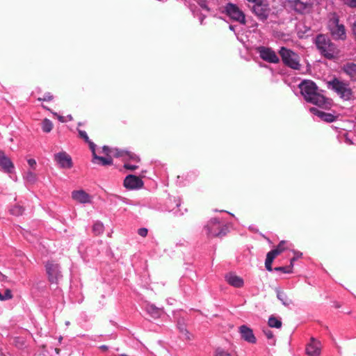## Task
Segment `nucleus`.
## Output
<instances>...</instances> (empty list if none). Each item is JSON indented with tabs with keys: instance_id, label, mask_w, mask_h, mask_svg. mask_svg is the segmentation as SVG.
Listing matches in <instances>:
<instances>
[{
	"instance_id": "1",
	"label": "nucleus",
	"mask_w": 356,
	"mask_h": 356,
	"mask_svg": "<svg viewBox=\"0 0 356 356\" xmlns=\"http://www.w3.org/2000/svg\"><path fill=\"white\" fill-rule=\"evenodd\" d=\"M299 88L307 102L325 108L330 105L328 99L318 92V88L312 81L304 80L299 84Z\"/></svg>"
},
{
	"instance_id": "2",
	"label": "nucleus",
	"mask_w": 356,
	"mask_h": 356,
	"mask_svg": "<svg viewBox=\"0 0 356 356\" xmlns=\"http://www.w3.org/2000/svg\"><path fill=\"white\" fill-rule=\"evenodd\" d=\"M316 45L321 54L327 59H333L339 56V51L335 44L325 35H318L316 38Z\"/></svg>"
},
{
	"instance_id": "3",
	"label": "nucleus",
	"mask_w": 356,
	"mask_h": 356,
	"mask_svg": "<svg viewBox=\"0 0 356 356\" xmlns=\"http://www.w3.org/2000/svg\"><path fill=\"white\" fill-rule=\"evenodd\" d=\"M327 87L336 92L340 97L345 100L351 99L353 92L348 84L334 78L327 82Z\"/></svg>"
},
{
	"instance_id": "4",
	"label": "nucleus",
	"mask_w": 356,
	"mask_h": 356,
	"mask_svg": "<svg viewBox=\"0 0 356 356\" xmlns=\"http://www.w3.org/2000/svg\"><path fill=\"white\" fill-rule=\"evenodd\" d=\"M279 54L284 65L293 70L300 69V64L299 63V56L297 54L284 47H281Z\"/></svg>"
},
{
	"instance_id": "5",
	"label": "nucleus",
	"mask_w": 356,
	"mask_h": 356,
	"mask_svg": "<svg viewBox=\"0 0 356 356\" xmlns=\"http://www.w3.org/2000/svg\"><path fill=\"white\" fill-rule=\"evenodd\" d=\"M328 28L334 39L344 40L346 38L344 26L339 23V19L336 16L332 17L329 20Z\"/></svg>"
},
{
	"instance_id": "6",
	"label": "nucleus",
	"mask_w": 356,
	"mask_h": 356,
	"mask_svg": "<svg viewBox=\"0 0 356 356\" xmlns=\"http://www.w3.org/2000/svg\"><path fill=\"white\" fill-rule=\"evenodd\" d=\"M207 234L210 236H221L226 233L227 228L216 218H211L205 227Z\"/></svg>"
},
{
	"instance_id": "7",
	"label": "nucleus",
	"mask_w": 356,
	"mask_h": 356,
	"mask_svg": "<svg viewBox=\"0 0 356 356\" xmlns=\"http://www.w3.org/2000/svg\"><path fill=\"white\" fill-rule=\"evenodd\" d=\"M45 268L49 281L52 284H58L63 277L59 264L54 263L53 261H49L45 264Z\"/></svg>"
},
{
	"instance_id": "8",
	"label": "nucleus",
	"mask_w": 356,
	"mask_h": 356,
	"mask_svg": "<svg viewBox=\"0 0 356 356\" xmlns=\"http://www.w3.org/2000/svg\"><path fill=\"white\" fill-rule=\"evenodd\" d=\"M225 13L233 20L236 21L242 24H245V17L243 12L236 5L228 3L225 7Z\"/></svg>"
},
{
	"instance_id": "9",
	"label": "nucleus",
	"mask_w": 356,
	"mask_h": 356,
	"mask_svg": "<svg viewBox=\"0 0 356 356\" xmlns=\"http://www.w3.org/2000/svg\"><path fill=\"white\" fill-rule=\"evenodd\" d=\"M260 57L268 63H277L280 59L275 52L270 48L260 47L258 48Z\"/></svg>"
},
{
	"instance_id": "10",
	"label": "nucleus",
	"mask_w": 356,
	"mask_h": 356,
	"mask_svg": "<svg viewBox=\"0 0 356 356\" xmlns=\"http://www.w3.org/2000/svg\"><path fill=\"white\" fill-rule=\"evenodd\" d=\"M252 11L259 19L265 21L269 15L270 9L265 3H257L253 6Z\"/></svg>"
},
{
	"instance_id": "11",
	"label": "nucleus",
	"mask_w": 356,
	"mask_h": 356,
	"mask_svg": "<svg viewBox=\"0 0 356 356\" xmlns=\"http://www.w3.org/2000/svg\"><path fill=\"white\" fill-rule=\"evenodd\" d=\"M143 186L140 178L133 175L127 176L124 180V186L129 190L139 189Z\"/></svg>"
},
{
	"instance_id": "12",
	"label": "nucleus",
	"mask_w": 356,
	"mask_h": 356,
	"mask_svg": "<svg viewBox=\"0 0 356 356\" xmlns=\"http://www.w3.org/2000/svg\"><path fill=\"white\" fill-rule=\"evenodd\" d=\"M54 160L62 168H71L72 167V158L65 152L56 154L54 155Z\"/></svg>"
},
{
	"instance_id": "13",
	"label": "nucleus",
	"mask_w": 356,
	"mask_h": 356,
	"mask_svg": "<svg viewBox=\"0 0 356 356\" xmlns=\"http://www.w3.org/2000/svg\"><path fill=\"white\" fill-rule=\"evenodd\" d=\"M321 343L314 337H311L309 343L306 347V353L309 356H319L321 353Z\"/></svg>"
},
{
	"instance_id": "14",
	"label": "nucleus",
	"mask_w": 356,
	"mask_h": 356,
	"mask_svg": "<svg viewBox=\"0 0 356 356\" xmlns=\"http://www.w3.org/2000/svg\"><path fill=\"white\" fill-rule=\"evenodd\" d=\"M0 167L7 173H11L14 169V165L10 159L0 150Z\"/></svg>"
},
{
	"instance_id": "15",
	"label": "nucleus",
	"mask_w": 356,
	"mask_h": 356,
	"mask_svg": "<svg viewBox=\"0 0 356 356\" xmlns=\"http://www.w3.org/2000/svg\"><path fill=\"white\" fill-rule=\"evenodd\" d=\"M225 278L229 285L236 288H241L244 284V281L241 277L232 273L227 274Z\"/></svg>"
},
{
	"instance_id": "16",
	"label": "nucleus",
	"mask_w": 356,
	"mask_h": 356,
	"mask_svg": "<svg viewBox=\"0 0 356 356\" xmlns=\"http://www.w3.org/2000/svg\"><path fill=\"white\" fill-rule=\"evenodd\" d=\"M72 197L81 204L90 203L91 202V197L83 190L73 191Z\"/></svg>"
},
{
	"instance_id": "17",
	"label": "nucleus",
	"mask_w": 356,
	"mask_h": 356,
	"mask_svg": "<svg viewBox=\"0 0 356 356\" xmlns=\"http://www.w3.org/2000/svg\"><path fill=\"white\" fill-rule=\"evenodd\" d=\"M310 112L319 117L321 120L327 122H332L336 120V116L331 113H325L316 108H310Z\"/></svg>"
},
{
	"instance_id": "18",
	"label": "nucleus",
	"mask_w": 356,
	"mask_h": 356,
	"mask_svg": "<svg viewBox=\"0 0 356 356\" xmlns=\"http://www.w3.org/2000/svg\"><path fill=\"white\" fill-rule=\"evenodd\" d=\"M343 71L352 79L356 80V64L350 63L344 65Z\"/></svg>"
},
{
	"instance_id": "19",
	"label": "nucleus",
	"mask_w": 356,
	"mask_h": 356,
	"mask_svg": "<svg viewBox=\"0 0 356 356\" xmlns=\"http://www.w3.org/2000/svg\"><path fill=\"white\" fill-rule=\"evenodd\" d=\"M92 152V162L95 163H101L102 165H107L112 164V159L111 158H104L102 156H99L95 153V148L94 149V152Z\"/></svg>"
},
{
	"instance_id": "20",
	"label": "nucleus",
	"mask_w": 356,
	"mask_h": 356,
	"mask_svg": "<svg viewBox=\"0 0 356 356\" xmlns=\"http://www.w3.org/2000/svg\"><path fill=\"white\" fill-rule=\"evenodd\" d=\"M145 310L154 318L160 317L161 314H162L161 309L153 305H147Z\"/></svg>"
},
{
	"instance_id": "21",
	"label": "nucleus",
	"mask_w": 356,
	"mask_h": 356,
	"mask_svg": "<svg viewBox=\"0 0 356 356\" xmlns=\"http://www.w3.org/2000/svg\"><path fill=\"white\" fill-rule=\"evenodd\" d=\"M48 337V339L46 341L45 344H43L42 346V349L39 351L38 353L35 354V356H49V353L47 350H45V348L49 346L50 348H52L53 342L51 341V335H46Z\"/></svg>"
},
{
	"instance_id": "22",
	"label": "nucleus",
	"mask_w": 356,
	"mask_h": 356,
	"mask_svg": "<svg viewBox=\"0 0 356 356\" xmlns=\"http://www.w3.org/2000/svg\"><path fill=\"white\" fill-rule=\"evenodd\" d=\"M291 6L296 12L300 13H303L307 8V4L300 0H293L291 1Z\"/></svg>"
},
{
	"instance_id": "23",
	"label": "nucleus",
	"mask_w": 356,
	"mask_h": 356,
	"mask_svg": "<svg viewBox=\"0 0 356 356\" xmlns=\"http://www.w3.org/2000/svg\"><path fill=\"white\" fill-rule=\"evenodd\" d=\"M277 297L285 306H289L293 303L292 300L290 298H289L287 295L283 291L277 290Z\"/></svg>"
},
{
	"instance_id": "24",
	"label": "nucleus",
	"mask_w": 356,
	"mask_h": 356,
	"mask_svg": "<svg viewBox=\"0 0 356 356\" xmlns=\"http://www.w3.org/2000/svg\"><path fill=\"white\" fill-rule=\"evenodd\" d=\"M79 136L81 138L83 139L86 143H87L89 145L90 149L92 152H94V149L95 148L96 145L95 144L92 142L88 135L87 133L85 131L78 129Z\"/></svg>"
},
{
	"instance_id": "25",
	"label": "nucleus",
	"mask_w": 356,
	"mask_h": 356,
	"mask_svg": "<svg viewBox=\"0 0 356 356\" xmlns=\"http://www.w3.org/2000/svg\"><path fill=\"white\" fill-rule=\"evenodd\" d=\"M24 211V208L22 205L18 204L13 206L9 210L10 213L15 216H19L22 215Z\"/></svg>"
},
{
	"instance_id": "26",
	"label": "nucleus",
	"mask_w": 356,
	"mask_h": 356,
	"mask_svg": "<svg viewBox=\"0 0 356 356\" xmlns=\"http://www.w3.org/2000/svg\"><path fill=\"white\" fill-rule=\"evenodd\" d=\"M53 129V123L49 119L45 118L42 122V129L45 133H49Z\"/></svg>"
},
{
	"instance_id": "27",
	"label": "nucleus",
	"mask_w": 356,
	"mask_h": 356,
	"mask_svg": "<svg viewBox=\"0 0 356 356\" xmlns=\"http://www.w3.org/2000/svg\"><path fill=\"white\" fill-rule=\"evenodd\" d=\"M24 178L27 182L33 184L37 180V175L33 172L29 170L25 173Z\"/></svg>"
},
{
	"instance_id": "28",
	"label": "nucleus",
	"mask_w": 356,
	"mask_h": 356,
	"mask_svg": "<svg viewBox=\"0 0 356 356\" xmlns=\"http://www.w3.org/2000/svg\"><path fill=\"white\" fill-rule=\"evenodd\" d=\"M268 325L271 327L279 328L282 326V322L279 318L271 316L268 319Z\"/></svg>"
},
{
	"instance_id": "29",
	"label": "nucleus",
	"mask_w": 356,
	"mask_h": 356,
	"mask_svg": "<svg viewBox=\"0 0 356 356\" xmlns=\"http://www.w3.org/2000/svg\"><path fill=\"white\" fill-rule=\"evenodd\" d=\"M92 231L95 235H99L104 232V225L102 222H95L92 227Z\"/></svg>"
},
{
	"instance_id": "30",
	"label": "nucleus",
	"mask_w": 356,
	"mask_h": 356,
	"mask_svg": "<svg viewBox=\"0 0 356 356\" xmlns=\"http://www.w3.org/2000/svg\"><path fill=\"white\" fill-rule=\"evenodd\" d=\"M277 256V252H268L266 255V259L265 261V264H272L274 259Z\"/></svg>"
},
{
	"instance_id": "31",
	"label": "nucleus",
	"mask_w": 356,
	"mask_h": 356,
	"mask_svg": "<svg viewBox=\"0 0 356 356\" xmlns=\"http://www.w3.org/2000/svg\"><path fill=\"white\" fill-rule=\"evenodd\" d=\"M284 244H285V241H282L278 244L277 248H275L274 250H271V252H277V255H279L280 254H281L285 250Z\"/></svg>"
},
{
	"instance_id": "32",
	"label": "nucleus",
	"mask_w": 356,
	"mask_h": 356,
	"mask_svg": "<svg viewBox=\"0 0 356 356\" xmlns=\"http://www.w3.org/2000/svg\"><path fill=\"white\" fill-rule=\"evenodd\" d=\"M241 337L243 340L251 343H255L257 341L255 335H241Z\"/></svg>"
},
{
	"instance_id": "33",
	"label": "nucleus",
	"mask_w": 356,
	"mask_h": 356,
	"mask_svg": "<svg viewBox=\"0 0 356 356\" xmlns=\"http://www.w3.org/2000/svg\"><path fill=\"white\" fill-rule=\"evenodd\" d=\"M214 356H231V355L219 347L216 349Z\"/></svg>"
},
{
	"instance_id": "34",
	"label": "nucleus",
	"mask_w": 356,
	"mask_h": 356,
	"mask_svg": "<svg viewBox=\"0 0 356 356\" xmlns=\"http://www.w3.org/2000/svg\"><path fill=\"white\" fill-rule=\"evenodd\" d=\"M240 334H252V330L246 325H241L239 327Z\"/></svg>"
},
{
	"instance_id": "35",
	"label": "nucleus",
	"mask_w": 356,
	"mask_h": 356,
	"mask_svg": "<svg viewBox=\"0 0 356 356\" xmlns=\"http://www.w3.org/2000/svg\"><path fill=\"white\" fill-rule=\"evenodd\" d=\"M3 301L4 300H10L13 298V296L12 294V291L11 290L7 289L6 291H5V293H4V295H3Z\"/></svg>"
},
{
	"instance_id": "36",
	"label": "nucleus",
	"mask_w": 356,
	"mask_h": 356,
	"mask_svg": "<svg viewBox=\"0 0 356 356\" xmlns=\"http://www.w3.org/2000/svg\"><path fill=\"white\" fill-rule=\"evenodd\" d=\"M125 154H126V155H127V156L129 158V159H131L136 163H138L140 161V159L136 154L130 153V152H125Z\"/></svg>"
},
{
	"instance_id": "37",
	"label": "nucleus",
	"mask_w": 356,
	"mask_h": 356,
	"mask_svg": "<svg viewBox=\"0 0 356 356\" xmlns=\"http://www.w3.org/2000/svg\"><path fill=\"white\" fill-rule=\"evenodd\" d=\"M275 270L282 271L284 273H289L291 272V267H276Z\"/></svg>"
},
{
	"instance_id": "38",
	"label": "nucleus",
	"mask_w": 356,
	"mask_h": 356,
	"mask_svg": "<svg viewBox=\"0 0 356 356\" xmlns=\"http://www.w3.org/2000/svg\"><path fill=\"white\" fill-rule=\"evenodd\" d=\"M53 96L50 93L44 94L42 98H38L39 101H47L52 100Z\"/></svg>"
},
{
	"instance_id": "39",
	"label": "nucleus",
	"mask_w": 356,
	"mask_h": 356,
	"mask_svg": "<svg viewBox=\"0 0 356 356\" xmlns=\"http://www.w3.org/2000/svg\"><path fill=\"white\" fill-rule=\"evenodd\" d=\"M124 168L127 170L133 171V170H135L136 169H137L138 168V166L136 165H131L128 163H125L124 165Z\"/></svg>"
},
{
	"instance_id": "40",
	"label": "nucleus",
	"mask_w": 356,
	"mask_h": 356,
	"mask_svg": "<svg viewBox=\"0 0 356 356\" xmlns=\"http://www.w3.org/2000/svg\"><path fill=\"white\" fill-rule=\"evenodd\" d=\"M198 5L204 10H209L207 1L205 0H200L198 1Z\"/></svg>"
},
{
	"instance_id": "41",
	"label": "nucleus",
	"mask_w": 356,
	"mask_h": 356,
	"mask_svg": "<svg viewBox=\"0 0 356 356\" xmlns=\"http://www.w3.org/2000/svg\"><path fill=\"white\" fill-rule=\"evenodd\" d=\"M147 232L148 231L146 228H140L138 230V234L143 237H145L147 234Z\"/></svg>"
},
{
	"instance_id": "42",
	"label": "nucleus",
	"mask_w": 356,
	"mask_h": 356,
	"mask_svg": "<svg viewBox=\"0 0 356 356\" xmlns=\"http://www.w3.org/2000/svg\"><path fill=\"white\" fill-rule=\"evenodd\" d=\"M343 1L349 6L356 8V0H343Z\"/></svg>"
},
{
	"instance_id": "43",
	"label": "nucleus",
	"mask_w": 356,
	"mask_h": 356,
	"mask_svg": "<svg viewBox=\"0 0 356 356\" xmlns=\"http://www.w3.org/2000/svg\"><path fill=\"white\" fill-rule=\"evenodd\" d=\"M27 163L31 168H33V170L35 168L36 161L35 159H29L27 160Z\"/></svg>"
},
{
	"instance_id": "44",
	"label": "nucleus",
	"mask_w": 356,
	"mask_h": 356,
	"mask_svg": "<svg viewBox=\"0 0 356 356\" xmlns=\"http://www.w3.org/2000/svg\"><path fill=\"white\" fill-rule=\"evenodd\" d=\"M18 339H19V337H15V338H14V339H13V342H14V343H15V345H16L17 346H18L19 348H20V347H22V346H23L24 343H23V341H20V342H19V341H18Z\"/></svg>"
},
{
	"instance_id": "45",
	"label": "nucleus",
	"mask_w": 356,
	"mask_h": 356,
	"mask_svg": "<svg viewBox=\"0 0 356 356\" xmlns=\"http://www.w3.org/2000/svg\"><path fill=\"white\" fill-rule=\"evenodd\" d=\"M179 329L181 332H188V331L186 330V327L184 325H179Z\"/></svg>"
},
{
	"instance_id": "46",
	"label": "nucleus",
	"mask_w": 356,
	"mask_h": 356,
	"mask_svg": "<svg viewBox=\"0 0 356 356\" xmlns=\"http://www.w3.org/2000/svg\"><path fill=\"white\" fill-rule=\"evenodd\" d=\"M7 280V276L0 272V281L4 282Z\"/></svg>"
},
{
	"instance_id": "47",
	"label": "nucleus",
	"mask_w": 356,
	"mask_h": 356,
	"mask_svg": "<svg viewBox=\"0 0 356 356\" xmlns=\"http://www.w3.org/2000/svg\"><path fill=\"white\" fill-rule=\"evenodd\" d=\"M265 267L268 271L273 270L272 264H265Z\"/></svg>"
},
{
	"instance_id": "48",
	"label": "nucleus",
	"mask_w": 356,
	"mask_h": 356,
	"mask_svg": "<svg viewBox=\"0 0 356 356\" xmlns=\"http://www.w3.org/2000/svg\"><path fill=\"white\" fill-rule=\"evenodd\" d=\"M100 349H102L103 351H106L108 350V347L105 345H103V346H101L100 347Z\"/></svg>"
},
{
	"instance_id": "49",
	"label": "nucleus",
	"mask_w": 356,
	"mask_h": 356,
	"mask_svg": "<svg viewBox=\"0 0 356 356\" xmlns=\"http://www.w3.org/2000/svg\"><path fill=\"white\" fill-rule=\"evenodd\" d=\"M58 120L61 122H65L64 118L63 116H59L58 117Z\"/></svg>"
},
{
	"instance_id": "50",
	"label": "nucleus",
	"mask_w": 356,
	"mask_h": 356,
	"mask_svg": "<svg viewBox=\"0 0 356 356\" xmlns=\"http://www.w3.org/2000/svg\"><path fill=\"white\" fill-rule=\"evenodd\" d=\"M57 340H58V343H60L61 341L63 340V337L62 336H59L58 338H57Z\"/></svg>"
},
{
	"instance_id": "51",
	"label": "nucleus",
	"mask_w": 356,
	"mask_h": 356,
	"mask_svg": "<svg viewBox=\"0 0 356 356\" xmlns=\"http://www.w3.org/2000/svg\"><path fill=\"white\" fill-rule=\"evenodd\" d=\"M60 350L58 348H55V352L57 353V354H59Z\"/></svg>"
},
{
	"instance_id": "52",
	"label": "nucleus",
	"mask_w": 356,
	"mask_h": 356,
	"mask_svg": "<svg viewBox=\"0 0 356 356\" xmlns=\"http://www.w3.org/2000/svg\"><path fill=\"white\" fill-rule=\"evenodd\" d=\"M0 300L1 301H3V295L1 294V292H0Z\"/></svg>"
},
{
	"instance_id": "53",
	"label": "nucleus",
	"mask_w": 356,
	"mask_h": 356,
	"mask_svg": "<svg viewBox=\"0 0 356 356\" xmlns=\"http://www.w3.org/2000/svg\"><path fill=\"white\" fill-rule=\"evenodd\" d=\"M273 335H267L268 339H272Z\"/></svg>"
},
{
	"instance_id": "54",
	"label": "nucleus",
	"mask_w": 356,
	"mask_h": 356,
	"mask_svg": "<svg viewBox=\"0 0 356 356\" xmlns=\"http://www.w3.org/2000/svg\"><path fill=\"white\" fill-rule=\"evenodd\" d=\"M67 118H68L69 120H72V119H73V118H72V116L71 115H69L67 116Z\"/></svg>"
},
{
	"instance_id": "55",
	"label": "nucleus",
	"mask_w": 356,
	"mask_h": 356,
	"mask_svg": "<svg viewBox=\"0 0 356 356\" xmlns=\"http://www.w3.org/2000/svg\"><path fill=\"white\" fill-rule=\"evenodd\" d=\"M294 260H295V258H293V259H291V266H292V263H293V261Z\"/></svg>"
},
{
	"instance_id": "56",
	"label": "nucleus",
	"mask_w": 356,
	"mask_h": 356,
	"mask_svg": "<svg viewBox=\"0 0 356 356\" xmlns=\"http://www.w3.org/2000/svg\"><path fill=\"white\" fill-rule=\"evenodd\" d=\"M103 149H104V151H106L108 149V147L104 146Z\"/></svg>"
},
{
	"instance_id": "57",
	"label": "nucleus",
	"mask_w": 356,
	"mask_h": 356,
	"mask_svg": "<svg viewBox=\"0 0 356 356\" xmlns=\"http://www.w3.org/2000/svg\"><path fill=\"white\" fill-rule=\"evenodd\" d=\"M78 125H79V126H81V125H82V123H81V122H79V123H78Z\"/></svg>"
},
{
	"instance_id": "58",
	"label": "nucleus",
	"mask_w": 356,
	"mask_h": 356,
	"mask_svg": "<svg viewBox=\"0 0 356 356\" xmlns=\"http://www.w3.org/2000/svg\"><path fill=\"white\" fill-rule=\"evenodd\" d=\"M69 323H69L68 321H67V322H66V325H69Z\"/></svg>"
}]
</instances>
